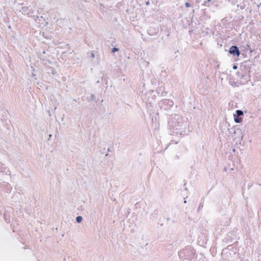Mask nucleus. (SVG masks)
Masks as SVG:
<instances>
[{
    "instance_id": "1",
    "label": "nucleus",
    "mask_w": 261,
    "mask_h": 261,
    "mask_svg": "<svg viewBox=\"0 0 261 261\" xmlns=\"http://www.w3.org/2000/svg\"><path fill=\"white\" fill-rule=\"evenodd\" d=\"M20 12L23 14L24 15H27V16L29 17H34L33 14H34V11L31 8H30L29 7H23L21 8Z\"/></svg>"
},
{
    "instance_id": "2",
    "label": "nucleus",
    "mask_w": 261,
    "mask_h": 261,
    "mask_svg": "<svg viewBox=\"0 0 261 261\" xmlns=\"http://www.w3.org/2000/svg\"><path fill=\"white\" fill-rule=\"evenodd\" d=\"M229 53L232 55H237L238 57L240 55V51L238 47L232 46L229 49Z\"/></svg>"
},
{
    "instance_id": "3",
    "label": "nucleus",
    "mask_w": 261,
    "mask_h": 261,
    "mask_svg": "<svg viewBox=\"0 0 261 261\" xmlns=\"http://www.w3.org/2000/svg\"><path fill=\"white\" fill-rule=\"evenodd\" d=\"M34 19L36 22H38V21L40 22V21H41V20L43 19V17L41 16V17H39L38 16H34Z\"/></svg>"
},
{
    "instance_id": "4",
    "label": "nucleus",
    "mask_w": 261,
    "mask_h": 261,
    "mask_svg": "<svg viewBox=\"0 0 261 261\" xmlns=\"http://www.w3.org/2000/svg\"><path fill=\"white\" fill-rule=\"evenodd\" d=\"M236 114L238 117H239L240 116H242L243 115V112L241 110H237L236 111Z\"/></svg>"
},
{
    "instance_id": "5",
    "label": "nucleus",
    "mask_w": 261,
    "mask_h": 261,
    "mask_svg": "<svg viewBox=\"0 0 261 261\" xmlns=\"http://www.w3.org/2000/svg\"><path fill=\"white\" fill-rule=\"evenodd\" d=\"M83 218L82 216H77L76 218V221L77 223H81L82 221Z\"/></svg>"
},
{
    "instance_id": "6",
    "label": "nucleus",
    "mask_w": 261,
    "mask_h": 261,
    "mask_svg": "<svg viewBox=\"0 0 261 261\" xmlns=\"http://www.w3.org/2000/svg\"><path fill=\"white\" fill-rule=\"evenodd\" d=\"M234 121L236 123H240L242 121V119L241 118L234 117Z\"/></svg>"
},
{
    "instance_id": "7",
    "label": "nucleus",
    "mask_w": 261,
    "mask_h": 261,
    "mask_svg": "<svg viewBox=\"0 0 261 261\" xmlns=\"http://www.w3.org/2000/svg\"><path fill=\"white\" fill-rule=\"evenodd\" d=\"M118 50V48H116V47H114L113 49H112V52L113 53H115L116 51H117Z\"/></svg>"
},
{
    "instance_id": "8",
    "label": "nucleus",
    "mask_w": 261,
    "mask_h": 261,
    "mask_svg": "<svg viewBox=\"0 0 261 261\" xmlns=\"http://www.w3.org/2000/svg\"><path fill=\"white\" fill-rule=\"evenodd\" d=\"M185 6H186V7H190V4L188 3H186V4H185Z\"/></svg>"
},
{
    "instance_id": "9",
    "label": "nucleus",
    "mask_w": 261,
    "mask_h": 261,
    "mask_svg": "<svg viewBox=\"0 0 261 261\" xmlns=\"http://www.w3.org/2000/svg\"><path fill=\"white\" fill-rule=\"evenodd\" d=\"M94 57H95L94 54L93 53H91V57H92V58H94Z\"/></svg>"
},
{
    "instance_id": "10",
    "label": "nucleus",
    "mask_w": 261,
    "mask_h": 261,
    "mask_svg": "<svg viewBox=\"0 0 261 261\" xmlns=\"http://www.w3.org/2000/svg\"><path fill=\"white\" fill-rule=\"evenodd\" d=\"M237 68V66L236 65H234L233 66V69H236Z\"/></svg>"
},
{
    "instance_id": "11",
    "label": "nucleus",
    "mask_w": 261,
    "mask_h": 261,
    "mask_svg": "<svg viewBox=\"0 0 261 261\" xmlns=\"http://www.w3.org/2000/svg\"><path fill=\"white\" fill-rule=\"evenodd\" d=\"M49 137L50 138L51 137V135H49Z\"/></svg>"
},
{
    "instance_id": "12",
    "label": "nucleus",
    "mask_w": 261,
    "mask_h": 261,
    "mask_svg": "<svg viewBox=\"0 0 261 261\" xmlns=\"http://www.w3.org/2000/svg\"><path fill=\"white\" fill-rule=\"evenodd\" d=\"M146 4H147V5H148V4H149V2H147V3H146Z\"/></svg>"
}]
</instances>
